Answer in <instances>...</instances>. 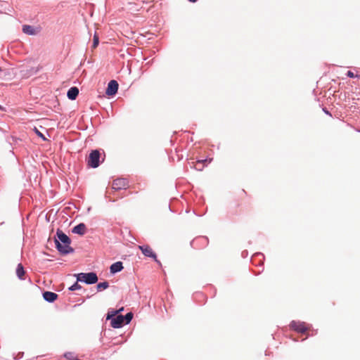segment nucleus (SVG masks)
Returning <instances> with one entry per match:
<instances>
[{
	"label": "nucleus",
	"instance_id": "obj_1",
	"mask_svg": "<svg viewBox=\"0 0 360 360\" xmlns=\"http://www.w3.org/2000/svg\"><path fill=\"white\" fill-rule=\"evenodd\" d=\"M57 238H55L54 241L58 250L61 254H68L73 251V249L70 247V239L68 236L65 234L62 231L58 230Z\"/></svg>",
	"mask_w": 360,
	"mask_h": 360
},
{
	"label": "nucleus",
	"instance_id": "obj_2",
	"mask_svg": "<svg viewBox=\"0 0 360 360\" xmlns=\"http://www.w3.org/2000/svg\"><path fill=\"white\" fill-rule=\"evenodd\" d=\"M77 279L79 281L84 282L87 284H94L98 281V276L96 273H80L77 274Z\"/></svg>",
	"mask_w": 360,
	"mask_h": 360
},
{
	"label": "nucleus",
	"instance_id": "obj_3",
	"mask_svg": "<svg viewBox=\"0 0 360 360\" xmlns=\"http://www.w3.org/2000/svg\"><path fill=\"white\" fill-rule=\"evenodd\" d=\"M100 153L98 150H94L91 152L87 159L88 166L96 168L99 166Z\"/></svg>",
	"mask_w": 360,
	"mask_h": 360
},
{
	"label": "nucleus",
	"instance_id": "obj_4",
	"mask_svg": "<svg viewBox=\"0 0 360 360\" xmlns=\"http://www.w3.org/2000/svg\"><path fill=\"white\" fill-rule=\"evenodd\" d=\"M138 248L142 252V253L148 257L153 259L157 263L160 264V261L157 258V255L148 245H139Z\"/></svg>",
	"mask_w": 360,
	"mask_h": 360
},
{
	"label": "nucleus",
	"instance_id": "obj_5",
	"mask_svg": "<svg viewBox=\"0 0 360 360\" xmlns=\"http://www.w3.org/2000/svg\"><path fill=\"white\" fill-rule=\"evenodd\" d=\"M128 187V181L126 179L119 178L115 179L112 184V189L119 191L126 189Z\"/></svg>",
	"mask_w": 360,
	"mask_h": 360
},
{
	"label": "nucleus",
	"instance_id": "obj_6",
	"mask_svg": "<svg viewBox=\"0 0 360 360\" xmlns=\"http://www.w3.org/2000/svg\"><path fill=\"white\" fill-rule=\"evenodd\" d=\"M290 327L294 330L301 333H304L307 330V327L304 322L292 321L290 324Z\"/></svg>",
	"mask_w": 360,
	"mask_h": 360
},
{
	"label": "nucleus",
	"instance_id": "obj_7",
	"mask_svg": "<svg viewBox=\"0 0 360 360\" xmlns=\"http://www.w3.org/2000/svg\"><path fill=\"white\" fill-rule=\"evenodd\" d=\"M118 89V83L115 80H111L108 85L106 94L108 96L115 95Z\"/></svg>",
	"mask_w": 360,
	"mask_h": 360
},
{
	"label": "nucleus",
	"instance_id": "obj_8",
	"mask_svg": "<svg viewBox=\"0 0 360 360\" xmlns=\"http://www.w3.org/2000/svg\"><path fill=\"white\" fill-rule=\"evenodd\" d=\"M124 323V316L122 315H117L112 319L110 321V326L114 328H121Z\"/></svg>",
	"mask_w": 360,
	"mask_h": 360
},
{
	"label": "nucleus",
	"instance_id": "obj_9",
	"mask_svg": "<svg viewBox=\"0 0 360 360\" xmlns=\"http://www.w3.org/2000/svg\"><path fill=\"white\" fill-rule=\"evenodd\" d=\"M212 160V158L207 160V159H205V160H198L196 161L195 162H192V164H194L193 165V167L198 170V171H202L204 168V167L205 166L206 163H210L211 162V161Z\"/></svg>",
	"mask_w": 360,
	"mask_h": 360
},
{
	"label": "nucleus",
	"instance_id": "obj_10",
	"mask_svg": "<svg viewBox=\"0 0 360 360\" xmlns=\"http://www.w3.org/2000/svg\"><path fill=\"white\" fill-rule=\"evenodd\" d=\"M58 296L56 293L50 291H46L43 293L44 299L49 302H53L56 300Z\"/></svg>",
	"mask_w": 360,
	"mask_h": 360
},
{
	"label": "nucleus",
	"instance_id": "obj_11",
	"mask_svg": "<svg viewBox=\"0 0 360 360\" xmlns=\"http://www.w3.org/2000/svg\"><path fill=\"white\" fill-rule=\"evenodd\" d=\"M86 228L85 224L83 223H81L73 228L72 232L74 233H77V234L82 236L86 233Z\"/></svg>",
	"mask_w": 360,
	"mask_h": 360
},
{
	"label": "nucleus",
	"instance_id": "obj_12",
	"mask_svg": "<svg viewBox=\"0 0 360 360\" xmlns=\"http://www.w3.org/2000/svg\"><path fill=\"white\" fill-rule=\"evenodd\" d=\"M110 273L115 274L123 269V265L121 262H117L110 266Z\"/></svg>",
	"mask_w": 360,
	"mask_h": 360
},
{
	"label": "nucleus",
	"instance_id": "obj_13",
	"mask_svg": "<svg viewBox=\"0 0 360 360\" xmlns=\"http://www.w3.org/2000/svg\"><path fill=\"white\" fill-rule=\"evenodd\" d=\"M79 94V89L77 87H71L68 91L69 99L75 100Z\"/></svg>",
	"mask_w": 360,
	"mask_h": 360
},
{
	"label": "nucleus",
	"instance_id": "obj_14",
	"mask_svg": "<svg viewBox=\"0 0 360 360\" xmlns=\"http://www.w3.org/2000/svg\"><path fill=\"white\" fill-rule=\"evenodd\" d=\"M64 357L68 360H80L73 352H68L64 354Z\"/></svg>",
	"mask_w": 360,
	"mask_h": 360
},
{
	"label": "nucleus",
	"instance_id": "obj_15",
	"mask_svg": "<svg viewBox=\"0 0 360 360\" xmlns=\"http://www.w3.org/2000/svg\"><path fill=\"white\" fill-rule=\"evenodd\" d=\"M25 272L22 265L21 264H19L16 269L17 276L20 279H23V276L25 275Z\"/></svg>",
	"mask_w": 360,
	"mask_h": 360
},
{
	"label": "nucleus",
	"instance_id": "obj_16",
	"mask_svg": "<svg viewBox=\"0 0 360 360\" xmlns=\"http://www.w3.org/2000/svg\"><path fill=\"white\" fill-rule=\"evenodd\" d=\"M22 31L24 33L27 34L32 35L35 34L34 28L30 25H24L22 27Z\"/></svg>",
	"mask_w": 360,
	"mask_h": 360
},
{
	"label": "nucleus",
	"instance_id": "obj_17",
	"mask_svg": "<svg viewBox=\"0 0 360 360\" xmlns=\"http://www.w3.org/2000/svg\"><path fill=\"white\" fill-rule=\"evenodd\" d=\"M118 314H119V311L114 310V309L109 310L107 314L106 319L111 320L114 317L117 316V315Z\"/></svg>",
	"mask_w": 360,
	"mask_h": 360
},
{
	"label": "nucleus",
	"instance_id": "obj_18",
	"mask_svg": "<svg viewBox=\"0 0 360 360\" xmlns=\"http://www.w3.org/2000/svg\"><path fill=\"white\" fill-rule=\"evenodd\" d=\"M108 286H109L108 283L107 281H105L103 283H99L97 285V289H98V290H105V289L108 288Z\"/></svg>",
	"mask_w": 360,
	"mask_h": 360
},
{
	"label": "nucleus",
	"instance_id": "obj_19",
	"mask_svg": "<svg viewBox=\"0 0 360 360\" xmlns=\"http://www.w3.org/2000/svg\"><path fill=\"white\" fill-rule=\"evenodd\" d=\"M98 44H99V37H98V35L96 33H95L94 35V39H93L92 48L96 49L98 46Z\"/></svg>",
	"mask_w": 360,
	"mask_h": 360
},
{
	"label": "nucleus",
	"instance_id": "obj_20",
	"mask_svg": "<svg viewBox=\"0 0 360 360\" xmlns=\"http://www.w3.org/2000/svg\"><path fill=\"white\" fill-rule=\"evenodd\" d=\"M133 318V314L131 312L127 313L124 316V321L125 323H129Z\"/></svg>",
	"mask_w": 360,
	"mask_h": 360
},
{
	"label": "nucleus",
	"instance_id": "obj_21",
	"mask_svg": "<svg viewBox=\"0 0 360 360\" xmlns=\"http://www.w3.org/2000/svg\"><path fill=\"white\" fill-rule=\"evenodd\" d=\"M79 288H81V286L77 283H75L74 285L70 287L69 289L72 291Z\"/></svg>",
	"mask_w": 360,
	"mask_h": 360
},
{
	"label": "nucleus",
	"instance_id": "obj_22",
	"mask_svg": "<svg viewBox=\"0 0 360 360\" xmlns=\"http://www.w3.org/2000/svg\"><path fill=\"white\" fill-rule=\"evenodd\" d=\"M34 131L35 133L37 134L38 136L41 137V139H43L44 140L46 139V138L44 137V136L43 135V134H41L37 128H34Z\"/></svg>",
	"mask_w": 360,
	"mask_h": 360
},
{
	"label": "nucleus",
	"instance_id": "obj_23",
	"mask_svg": "<svg viewBox=\"0 0 360 360\" xmlns=\"http://www.w3.org/2000/svg\"><path fill=\"white\" fill-rule=\"evenodd\" d=\"M246 192L245 190H242L240 193H239V196L241 197V198H244L245 195H246Z\"/></svg>",
	"mask_w": 360,
	"mask_h": 360
},
{
	"label": "nucleus",
	"instance_id": "obj_24",
	"mask_svg": "<svg viewBox=\"0 0 360 360\" xmlns=\"http://www.w3.org/2000/svg\"><path fill=\"white\" fill-rule=\"evenodd\" d=\"M347 75L352 78L354 77V74L352 71H347Z\"/></svg>",
	"mask_w": 360,
	"mask_h": 360
},
{
	"label": "nucleus",
	"instance_id": "obj_25",
	"mask_svg": "<svg viewBox=\"0 0 360 360\" xmlns=\"http://www.w3.org/2000/svg\"><path fill=\"white\" fill-rule=\"evenodd\" d=\"M124 310V308L123 307H121L120 309H118L117 311H119V313H120L121 311H122Z\"/></svg>",
	"mask_w": 360,
	"mask_h": 360
},
{
	"label": "nucleus",
	"instance_id": "obj_26",
	"mask_svg": "<svg viewBox=\"0 0 360 360\" xmlns=\"http://www.w3.org/2000/svg\"><path fill=\"white\" fill-rule=\"evenodd\" d=\"M188 1H191V2L195 3V2H196L198 0H188Z\"/></svg>",
	"mask_w": 360,
	"mask_h": 360
},
{
	"label": "nucleus",
	"instance_id": "obj_27",
	"mask_svg": "<svg viewBox=\"0 0 360 360\" xmlns=\"http://www.w3.org/2000/svg\"><path fill=\"white\" fill-rule=\"evenodd\" d=\"M1 108V106L0 105V109Z\"/></svg>",
	"mask_w": 360,
	"mask_h": 360
}]
</instances>
